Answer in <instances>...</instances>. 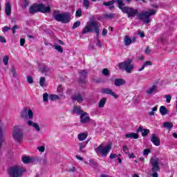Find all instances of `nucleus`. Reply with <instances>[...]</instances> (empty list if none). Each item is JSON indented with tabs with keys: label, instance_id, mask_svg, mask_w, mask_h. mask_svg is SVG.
<instances>
[{
	"label": "nucleus",
	"instance_id": "40",
	"mask_svg": "<svg viewBox=\"0 0 177 177\" xmlns=\"http://www.w3.org/2000/svg\"><path fill=\"white\" fill-rule=\"evenodd\" d=\"M75 16H76L77 17H81V16H82V10H81V8H79V9L76 11Z\"/></svg>",
	"mask_w": 177,
	"mask_h": 177
},
{
	"label": "nucleus",
	"instance_id": "11",
	"mask_svg": "<svg viewBox=\"0 0 177 177\" xmlns=\"http://www.w3.org/2000/svg\"><path fill=\"white\" fill-rule=\"evenodd\" d=\"M102 93H105L106 95H110L113 96L115 99H118V95L113 91L111 88H105L102 89Z\"/></svg>",
	"mask_w": 177,
	"mask_h": 177
},
{
	"label": "nucleus",
	"instance_id": "7",
	"mask_svg": "<svg viewBox=\"0 0 177 177\" xmlns=\"http://www.w3.org/2000/svg\"><path fill=\"white\" fill-rule=\"evenodd\" d=\"M119 68L125 70V71L129 73H132L134 68L133 64H132V59H128L127 61L120 63Z\"/></svg>",
	"mask_w": 177,
	"mask_h": 177
},
{
	"label": "nucleus",
	"instance_id": "54",
	"mask_svg": "<svg viewBox=\"0 0 177 177\" xmlns=\"http://www.w3.org/2000/svg\"><path fill=\"white\" fill-rule=\"evenodd\" d=\"M0 42H1L2 44H5V42H6V39H5V37L0 36Z\"/></svg>",
	"mask_w": 177,
	"mask_h": 177
},
{
	"label": "nucleus",
	"instance_id": "21",
	"mask_svg": "<svg viewBox=\"0 0 177 177\" xmlns=\"http://www.w3.org/2000/svg\"><path fill=\"white\" fill-rule=\"evenodd\" d=\"M159 111L161 114V115H167L168 114V109L164 106H161L160 107Z\"/></svg>",
	"mask_w": 177,
	"mask_h": 177
},
{
	"label": "nucleus",
	"instance_id": "8",
	"mask_svg": "<svg viewBox=\"0 0 177 177\" xmlns=\"http://www.w3.org/2000/svg\"><path fill=\"white\" fill-rule=\"evenodd\" d=\"M12 138L15 141L17 142V143H20V142L23 140V131H21V129H20V127H14Z\"/></svg>",
	"mask_w": 177,
	"mask_h": 177
},
{
	"label": "nucleus",
	"instance_id": "36",
	"mask_svg": "<svg viewBox=\"0 0 177 177\" xmlns=\"http://www.w3.org/2000/svg\"><path fill=\"white\" fill-rule=\"evenodd\" d=\"M83 6L85 8V9H89V0H84Z\"/></svg>",
	"mask_w": 177,
	"mask_h": 177
},
{
	"label": "nucleus",
	"instance_id": "35",
	"mask_svg": "<svg viewBox=\"0 0 177 177\" xmlns=\"http://www.w3.org/2000/svg\"><path fill=\"white\" fill-rule=\"evenodd\" d=\"M73 111L76 114H81V113H82V111L81 110V108H80V106H75L73 109Z\"/></svg>",
	"mask_w": 177,
	"mask_h": 177
},
{
	"label": "nucleus",
	"instance_id": "63",
	"mask_svg": "<svg viewBox=\"0 0 177 177\" xmlns=\"http://www.w3.org/2000/svg\"><path fill=\"white\" fill-rule=\"evenodd\" d=\"M69 172H74L75 171V167H72L71 169L68 170Z\"/></svg>",
	"mask_w": 177,
	"mask_h": 177
},
{
	"label": "nucleus",
	"instance_id": "51",
	"mask_svg": "<svg viewBox=\"0 0 177 177\" xmlns=\"http://www.w3.org/2000/svg\"><path fill=\"white\" fill-rule=\"evenodd\" d=\"M109 158H111V160H114V158H117V154L111 153L109 156Z\"/></svg>",
	"mask_w": 177,
	"mask_h": 177
},
{
	"label": "nucleus",
	"instance_id": "56",
	"mask_svg": "<svg viewBox=\"0 0 177 177\" xmlns=\"http://www.w3.org/2000/svg\"><path fill=\"white\" fill-rule=\"evenodd\" d=\"M128 155H129V157L130 158H135V157H136V156H135V153H127Z\"/></svg>",
	"mask_w": 177,
	"mask_h": 177
},
{
	"label": "nucleus",
	"instance_id": "12",
	"mask_svg": "<svg viewBox=\"0 0 177 177\" xmlns=\"http://www.w3.org/2000/svg\"><path fill=\"white\" fill-rule=\"evenodd\" d=\"M91 120V118H89V115H88V113L86 112H84L80 115V122L82 124H86V122H88Z\"/></svg>",
	"mask_w": 177,
	"mask_h": 177
},
{
	"label": "nucleus",
	"instance_id": "28",
	"mask_svg": "<svg viewBox=\"0 0 177 177\" xmlns=\"http://www.w3.org/2000/svg\"><path fill=\"white\" fill-rule=\"evenodd\" d=\"M27 117L30 120H32L34 117V113H32V111L31 109H27Z\"/></svg>",
	"mask_w": 177,
	"mask_h": 177
},
{
	"label": "nucleus",
	"instance_id": "49",
	"mask_svg": "<svg viewBox=\"0 0 177 177\" xmlns=\"http://www.w3.org/2000/svg\"><path fill=\"white\" fill-rule=\"evenodd\" d=\"M9 30H10V27L4 26L3 28V32H8V31H9Z\"/></svg>",
	"mask_w": 177,
	"mask_h": 177
},
{
	"label": "nucleus",
	"instance_id": "32",
	"mask_svg": "<svg viewBox=\"0 0 177 177\" xmlns=\"http://www.w3.org/2000/svg\"><path fill=\"white\" fill-rule=\"evenodd\" d=\"M10 73L14 78H17V72H16V68L12 67L10 69Z\"/></svg>",
	"mask_w": 177,
	"mask_h": 177
},
{
	"label": "nucleus",
	"instance_id": "5",
	"mask_svg": "<svg viewBox=\"0 0 177 177\" xmlns=\"http://www.w3.org/2000/svg\"><path fill=\"white\" fill-rule=\"evenodd\" d=\"M111 143H108L106 146L103 144L100 145L97 148H95V151L97 156H102V157H107V154L110 153L111 150Z\"/></svg>",
	"mask_w": 177,
	"mask_h": 177
},
{
	"label": "nucleus",
	"instance_id": "31",
	"mask_svg": "<svg viewBox=\"0 0 177 177\" xmlns=\"http://www.w3.org/2000/svg\"><path fill=\"white\" fill-rule=\"evenodd\" d=\"M150 153H151V150H150V149H145L142 151V156L144 157H147Z\"/></svg>",
	"mask_w": 177,
	"mask_h": 177
},
{
	"label": "nucleus",
	"instance_id": "42",
	"mask_svg": "<svg viewBox=\"0 0 177 177\" xmlns=\"http://www.w3.org/2000/svg\"><path fill=\"white\" fill-rule=\"evenodd\" d=\"M165 97L166 99L167 103H171V99H172V96L170 95H165Z\"/></svg>",
	"mask_w": 177,
	"mask_h": 177
},
{
	"label": "nucleus",
	"instance_id": "45",
	"mask_svg": "<svg viewBox=\"0 0 177 177\" xmlns=\"http://www.w3.org/2000/svg\"><path fill=\"white\" fill-rule=\"evenodd\" d=\"M149 132H150L149 129H145L143 130L142 136H147V135H149Z\"/></svg>",
	"mask_w": 177,
	"mask_h": 177
},
{
	"label": "nucleus",
	"instance_id": "59",
	"mask_svg": "<svg viewBox=\"0 0 177 177\" xmlns=\"http://www.w3.org/2000/svg\"><path fill=\"white\" fill-rule=\"evenodd\" d=\"M150 52H151V50H150V48L147 47L146 49H145V53L147 55H149V53H150Z\"/></svg>",
	"mask_w": 177,
	"mask_h": 177
},
{
	"label": "nucleus",
	"instance_id": "43",
	"mask_svg": "<svg viewBox=\"0 0 177 177\" xmlns=\"http://www.w3.org/2000/svg\"><path fill=\"white\" fill-rule=\"evenodd\" d=\"M123 151L125 154H129V148L127 147V145L123 146Z\"/></svg>",
	"mask_w": 177,
	"mask_h": 177
},
{
	"label": "nucleus",
	"instance_id": "37",
	"mask_svg": "<svg viewBox=\"0 0 177 177\" xmlns=\"http://www.w3.org/2000/svg\"><path fill=\"white\" fill-rule=\"evenodd\" d=\"M79 74L80 75V77L84 78V77H86L87 72L84 70L79 71Z\"/></svg>",
	"mask_w": 177,
	"mask_h": 177
},
{
	"label": "nucleus",
	"instance_id": "34",
	"mask_svg": "<svg viewBox=\"0 0 177 177\" xmlns=\"http://www.w3.org/2000/svg\"><path fill=\"white\" fill-rule=\"evenodd\" d=\"M3 63L5 66H8L9 63V57L8 55H5L3 58Z\"/></svg>",
	"mask_w": 177,
	"mask_h": 177
},
{
	"label": "nucleus",
	"instance_id": "23",
	"mask_svg": "<svg viewBox=\"0 0 177 177\" xmlns=\"http://www.w3.org/2000/svg\"><path fill=\"white\" fill-rule=\"evenodd\" d=\"M106 100H107V98L104 97V98H102V99L100 101V102H99V104H98V106H99L100 109H102V108L104 107V104H106Z\"/></svg>",
	"mask_w": 177,
	"mask_h": 177
},
{
	"label": "nucleus",
	"instance_id": "29",
	"mask_svg": "<svg viewBox=\"0 0 177 177\" xmlns=\"http://www.w3.org/2000/svg\"><path fill=\"white\" fill-rule=\"evenodd\" d=\"M115 1L117 2V0H112L108 2L104 1L103 5H104V6H111V5L115 3Z\"/></svg>",
	"mask_w": 177,
	"mask_h": 177
},
{
	"label": "nucleus",
	"instance_id": "64",
	"mask_svg": "<svg viewBox=\"0 0 177 177\" xmlns=\"http://www.w3.org/2000/svg\"><path fill=\"white\" fill-rule=\"evenodd\" d=\"M173 137H174L176 139V138H177V134L176 133H173Z\"/></svg>",
	"mask_w": 177,
	"mask_h": 177
},
{
	"label": "nucleus",
	"instance_id": "38",
	"mask_svg": "<svg viewBox=\"0 0 177 177\" xmlns=\"http://www.w3.org/2000/svg\"><path fill=\"white\" fill-rule=\"evenodd\" d=\"M156 111H157V106L151 109V111L149 112V115H154V114H156Z\"/></svg>",
	"mask_w": 177,
	"mask_h": 177
},
{
	"label": "nucleus",
	"instance_id": "22",
	"mask_svg": "<svg viewBox=\"0 0 177 177\" xmlns=\"http://www.w3.org/2000/svg\"><path fill=\"white\" fill-rule=\"evenodd\" d=\"M151 62L150 61H147L144 63V64L142 65V66L140 68H138V71H143V70H145V67H147V66H151Z\"/></svg>",
	"mask_w": 177,
	"mask_h": 177
},
{
	"label": "nucleus",
	"instance_id": "57",
	"mask_svg": "<svg viewBox=\"0 0 177 177\" xmlns=\"http://www.w3.org/2000/svg\"><path fill=\"white\" fill-rule=\"evenodd\" d=\"M102 35H103V37H105V35H107V30L103 29Z\"/></svg>",
	"mask_w": 177,
	"mask_h": 177
},
{
	"label": "nucleus",
	"instance_id": "16",
	"mask_svg": "<svg viewBox=\"0 0 177 177\" xmlns=\"http://www.w3.org/2000/svg\"><path fill=\"white\" fill-rule=\"evenodd\" d=\"M88 138V133H80L77 135V139L80 142H84Z\"/></svg>",
	"mask_w": 177,
	"mask_h": 177
},
{
	"label": "nucleus",
	"instance_id": "55",
	"mask_svg": "<svg viewBox=\"0 0 177 177\" xmlns=\"http://www.w3.org/2000/svg\"><path fill=\"white\" fill-rule=\"evenodd\" d=\"M24 44H26V40L24 39H20V46H24Z\"/></svg>",
	"mask_w": 177,
	"mask_h": 177
},
{
	"label": "nucleus",
	"instance_id": "25",
	"mask_svg": "<svg viewBox=\"0 0 177 177\" xmlns=\"http://www.w3.org/2000/svg\"><path fill=\"white\" fill-rule=\"evenodd\" d=\"M163 127L164 128H167V129H171V128L174 127V124H172V122H165L163 124Z\"/></svg>",
	"mask_w": 177,
	"mask_h": 177
},
{
	"label": "nucleus",
	"instance_id": "24",
	"mask_svg": "<svg viewBox=\"0 0 177 177\" xmlns=\"http://www.w3.org/2000/svg\"><path fill=\"white\" fill-rule=\"evenodd\" d=\"M132 44V39L129 38L128 36L124 37V45L128 46V45H131Z\"/></svg>",
	"mask_w": 177,
	"mask_h": 177
},
{
	"label": "nucleus",
	"instance_id": "50",
	"mask_svg": "<svg viewBox=\"0 0 177 177\" xmlns=\"http://www.w3.org/2000/svg\"><path fill=\"white\" fill-rule=\"evenodd\" d=\"M19 26H17V25L14 26L12 28V34H15L16 32V30H18Z\"/></svg>",
	"mask_w": 177,
	"mask_h": 177
},
{
	"label": "nucleus",
	"instance_id": "26",
	"mask_svg": "<svg viewBox=\"0 0 177 177\" xmlns=\"http://www.w3.org/2000/svg\"><path fill=\"white\" fill-rule=\"evenodd\" d=\"M87 144L88 143L86 142L79 143L80 151L84 152V149H85V147H86Z\"/></svg>",
	"mask_w": 177,
	"mask_h": 177
},
{
	"label": "nucleus",
	"instance_id": "3",
	"mask_svg": "<svg viewBox=\"0 0 177 177\" xmlns=\"http://www.w3.org/2000/svg\"><path fill=\"white\" fill-rule=\"evenodd\" d=\"M93 31H95V34H97V37H99V25L97 24V22L95 21H91L87 22L86 26L83 29L82 34H86L87 32H93Z\"/></svg>",
	"mask_w": 177,
	"mask_h": 177
},
{
	"label": "nucleus",
	"instance_id": "60",
	"mask_svg": "<svg viewBox=\"0 0 177 177\" xmlns=\"http://www.w3.org/2000/svg\"><path fill=\"white\" fill-rule=\"evenodd\" d=\"M28 6V0H25L24 3V7L27 8Z\"/></svg>",
	"mask_w": 177,
	"mask_h": 177
},
{
	"label": "nucleus",
	"instance_id": "1",
	"mask_svg": "<svg viewBox=\"0 0 177 177\" xmlns=\"http://www.w3.org/2000/svg\"><path fill=\"white\" fill-rule=\"evenodd\" d=\"M117 3L119 9H120L123 13L127 15V17H129V19H133V17L137 15L138 19H140V20H142V21L146 24L150 23V16H154V15L157 13V10L154 9H149L148 11H143L141 13L138 14V11L137 9L132 7L125 6V3H124L122 0H117Z\"/></svg>",
	"mask_w": 177,
	"mask_h": 177
},
{
	"label": "nucleus",
	"instance_id": "6",
	"mask_svg": "<svg viewBox=\"0 0 177 177\" xmlns=\"http://www.w3.org/2000/svg\"><path fill=\"white\" fill-rule=\"evenodd\" d=\"M29 12L32 14L37 13V12L49 13L50 12V7L45 6L44 4H34L30 8Z\"/></svg>",
	"mask_w": 177,
	"mask_h": 177
},
{
	"label": "nucleus",
	"instance_id": "9",
	"mask_svg": "<svg viewBox=\"0 0 177 177\" xmlns=\"http://www.w3.org/2000/svg\"><path fill=\"white\" fill-rule=\"evenodd\" d=\"M55 19L57 21L68 23V21H70V15L68 13L57 14L55 15Z\"/></svg>",
	"mask_w": 177,
	"mask_h": 177
},
{
	"label": "nucleus",
	"instance_id": "33",
	"mask_svg": "<svg viewBox=\"0 0 177 177\" xmlns=\"http://www.w3.org/2000/svg\"><path fill=\"white\" fill-rule=\"evenodd\" d=\"M48 97H49L50 100L53 102L55 100H58L59 95H50Z\"/></svg>",
	"mask_w": 177,
	"mask_h": 177
},
{
	"label": "nucleus",
	"instance_id": "17",
	"mask_svg": "<svg viewBox=\"0 0 177 177\" xmlns=\"http://www.w3.org/2000/svg\"><path fill=\"white\" fill-rule=\"evenodd\" d=\"M12 13V7L10 2L6 3V16H10Z\"/></svg>",
	"mask_w": 177,
	"mask_h": 177
},
{
	"label": "nucleus",
	"instance_id": "52",
	"mask_svg": "<svg viewBox=\"0 0 177 177\" xmlns=\"http://www.w3.org/2000/svg\"><path fill=\"white\" fill-rule=\"evenodd\" d=\"M63 92V86H58L57 87V93H62Z\"/></svg>",
	"mask_w": 177,
	"mask_h": 177
},
{
	"label": "nucleus",
	"instance_id": "4",
	"mask_svg": "<svg viewBox=\"0 0 177 177\" xmlns=\"http://www.w3.org/2000/svg\"><path fill=\"white\" fill-rule=\"evenodd\" d=\"M24 172H26V169L18 165H14L8 169V175L10 177H21Z\"/></svg>",
	"mask_w": 177,
	"mask_h": 177
},
{
	"label": "nucleus",
	"instance_id": "2",
	"mask_svg": "<svg viewBox=\"0 0 177 177\" xmlns=\"http://www.w3.org/2000/svg\"><path fill=\"white\" fill-rule=\"evenodd\" d=\"M149 165H151V171L153 172L152 177H158L160 172V165H161V159L156 156L152 157L149 160Z\"/></svg>",
	"mask_w": 177,
	"mask_h": 177
},
{
	"label": "nucleus",
	"instance_id": "19",
	"mask_svg": "<svg viewBox=\"0 0 177 177\" xmlns=\"http://www.w3.org/2000/svg\"><path fill=\"white\" fill-rule=\"evenodd\" d=\"M32 161V158L30 156L22 157V162H24V164H30Z\"/></svg>",
	"mask_w": 177,
	"mask_h": 177
},
{
	"label": "nucleus",
	"instance_id": "39",
	"mask_svg": "<svg viewBox=\"0 0 177 177\" xmlns=\"http://www.w3.org/2000/svg\"><path fill=\"white\" fill-rule=\"evenodd\" d=\"M40 86H45V77H41L39 80Z\"/></svg>",
	"mask_w": 177,
	"mask_h": 177
},
{
	"label": "nucleus",
	"instance_id": "47",
	"mask_svg": "<svg viewBox=\"0 0 177 177\" xmlns=\"http://www.w3.org/2000/svg\"><path fill=\"white\" fill-rule=\"evenodd\" d=\"M27 81H28V84H32V82H34V80H32V77H31V76L27 77Z\"/></svg>",
	"mask_w": 177,
	"mask_h": 177
},
{
	"label": "nucleus",
	"instance_id": "14",
	"mask_svg": "<svg viewBox=\"0 0 177 177\" xmlns=\"http://www.w3.org/2000/svg\"><path fill=\"white\" fill-rule=\"evenodd\" d=\"M27 124L30 127H33V128H35V129L37 132H39V131H41V128L39 127V125H38V124L37 122H34L31 120H28L27 122Z\"/></svg>",
	"mask_w": 177,
	"mask_h": 177
},
{
	"label": "nucleus",
	"instance_id": "13",
	"mask_svg": "<svg viewBox=\"0 0 177 177\" xmlns=\"http://www.w3.org/2000/svg\"><path fill=\"white\" fill-rule=\"evenodd\" d=\"M151 142H152L154 145V146H160L161 145V141L160 140V138L157 137L156 134H152Z\"/></svg>",
	"mask_w": 177,
	"mask_h": 177
},
{
	"label": "nucleus",
	"instance_id": "53",
	"mask_svg": "<svg viewBox=\"0 0 177 177\" xmlns=\"http://www.w3.org/2000/svg\"><path fill=\"white\" fill-rule=\"evenodd\" d=\"M102 74L104 75H109V70L107 68H104L103 71H102Z\"/></svg>",
	"mask_w": 177,
	"mask_h": 177
},
{
	"label": "nucleus",
	"instance_id": "48",
	"mask_svg": "<svg viewBox=\"0 0 177 177\" xmlns=\"http://www.w3.org/2000/svg\"><path fill=\"white\" fill-rule=\"evenodd\" d=\"M138 35L141 37V38H145V32H143L142 30H138Z\"/></svg>",
	"mask_w": 177,
	"mask_h": 177
},
{
	"label": "nucleus",
	"instance_id": "46",
	"mask_svg": "<svg viewBox=\"0 0 177 177\" xmlns=\"http://www.w3.org/2000/svg\"><path fill=\"white\" fill-rule=\"evenodd\" d=\"M81 26V22L80 21H76L73 24V28H77V27H80Z\"/></svg>",
	"mask_w": 177,
	"mask_h": 177
},
{
	"label": "nucleus",
	"instance_id": "61",
	"mask_svg": "<svg viewBox=\"0 0 177 177\" xmlns=\"http://www.w3.org/2000/svg\"><path fill=\"white\" fill-rule=\"evenodd\" d=\"M96 46H98V48H102V44L100 43V41L98 40L96 43Z\"/></svg>",
	"mask_w": 177,
	"mask_h": 177
},
{
	"label": "nucleus",
	"instance_id": "44",
	"mask_svg": "<svg viewBox=\"0 0 177 177\" xmlns=\"http://www.w3.org/2000/svg\"><path fill=\"white\" fill-rule=\"evenodd\" d=\"M37 150H38V151H39V153H44V151H45V146L38 147Z\"/></svg>",
	"mask_w": 177,
	"mask_h": 177
},
{
	"label": "nucleus",
	"instance_id": "20",
	"mask_svg": "<svg viewBox=\"0 0 177 177\" xmlns=\"http://www.w3.org/2000/svg\"><path fill=\"white\" fill-rule=\"evenodd\" d=\"M125 84V80L124 79H116L115 80V86H121Z\"/></svg>",
	"mask_w": 177,
	"mask_h": 177
},
{
	"label": "nucleus",
	"instance_id": "27",
	"mask_svg": "<svg viewBox=\"0 0 177 177\" xmlns=\"http://www.w3.org/2000/svg\"><path fill=\"white\" fill-rule=\"evenodd\" d=\"M54 49L55 50H57L59 53H63V48L61 46H59L57 44H55L53 46Z\"/></svg>",
	"mask_w": 177,
	"mask_h": 177
},
{
	"label": "nucleus",
	"instance_id": "30",
	"mask_svg": "<svg viewBox=\"0 0 177 177\" xmlns=\"http://www.w3.org/2000/svg\"><path fill=\"white\" fill-rule=\"evenodd\" d=\"M21 117L24 120H27L28 116H27V109H24L21 113Z\"/></svg>",
	"mask_w": 177,
	"mask_h": 177
},
{
	"label": "nucleus",
	"instance_id": "41",
	"mask_svg": "<svg viewBox=\"0 0 177 177\" xmlns=\"http://www.w3.org/2000/svg\"><path fill=\"white\" fill-rule=\"evenodd\" d=\"M49 99V95L47 93L43 94V100L44 102H48Z\"/></svg>",
	"mask_w": 177,
	"mask_h": 177
},
{
	"label": "nucleus",
	"instance_id": "18",
	"mask_svg": "<svg viewBox=\"0 0 177 177\" xmlns=\"http://www.w3.org/2000/svg\"><path fill=\"white\" fill-rule=\"evenodd\" d=\"M73 100H76L78 103H81L84 99H82V95L81 94H77L72 97Z\"/></svg>",
	"mask_w": 177,
	"mask_h": 177
},
{
	"label": "nucleus",
	"instance_id": "58",
	"mask_svg": "<svg viewBox=\"0 0 177 177\" xmlns=\"http://www.w3.org/2000/svg\"><path fill=\"white\" fill-rule=\"evenodd\" d=\"M139 132H143L142 127H139L138 129H137V133H139Z\"/></svg>",
	"mask_w": 177,
	"mask_h": 177
},
{
	"label": "nucleus",
	"instance_id": "15",
	"mask_svg": "<svg viewBox=\"0 0 177 177\" xmlns=\"http://www.w3.org/2000/svg\"><path fill=\"white\" fill-rule=\"evenodd\" d=\"M125 138L127 139H139V134L138 133H130L125 134Z\"/></svg>",
	"mask_w": 177,
	"mask_h": 177
},
{
	"label": "nucleus",
	"instance_id": "62",
	"mask_svg": "<svg viewBox=\"0 0 177 177\" xmlns=\"http://www.w3.org/2000/svg\"><path fill=\"white\" fill-rule=\"evenodd\" d=\"M76 158L77 160H80V161H82V160H84V158H82V157L80 156H76Z\"/></svg>",
	"mask_w": 177,
	"mask_h": 177
},
{
	"label": "nucleus",
	"instance_id": "10",
	"mask_svg": "<svg viewBox=\"0 0 177 177\" xmlns=\"http://www.w3.org/2000/svg\"><path fill=\"white\" fill-rule=\"evenodd\" d=\"M145 93H147V95H149V96H151V95H156V93H158V86H157V84H156L149 86L145 91Z\"/></svg>",
	"mask_w": 177,
	"mask_h": 177
}]
</instances>
